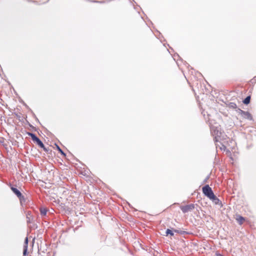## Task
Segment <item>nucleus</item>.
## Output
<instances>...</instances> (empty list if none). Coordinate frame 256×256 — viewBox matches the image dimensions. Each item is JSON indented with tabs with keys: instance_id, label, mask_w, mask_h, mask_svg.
Masks as SVG:
<instances>
[{
	"instance_id": "obj_1",
	"label": "nucleus",
	"mask_w": 256,
	"mask_h": 256,
	"mask_svg": "<svg viewBox=\"0 0 256 256\" xmlns=\"http://www.w3.org/2000/svg\"><path fill=\"white\" fill-rule=\"evenodd\" d=\"M204 194L210 199L212 200H216V197L214 194L211 188L208 186H206L202 188Z\"/></svg>"
},
{
	"instance_id": "obj_2",
	"label": "nucleus",
	"mask_w": 256,
	"mask_h": 256,
	"mask_svg": "<svg viewBox=\"0 0 256 256\" xmlns=\"http://www.w3.org/2000/svg\"><path fill=\"white\" fill-rule=\"evenodd\" d=\"M30 136H31V138H32V140L36 142L37 143V144L41 148H44V150H46V148H44V144H42V142L34 134H30Z\"/></svg>"
},
{
	"instance_id": "obj_3",
	"label": "nucleus",
	"mask_w": 256,
	"mask_h": 256,
	"mask_svg": "<svg viewBox=\"0 0 256 256\" xmlns=\"http://www.w3.org/2000/svg\"><path fill=\"white\" fill-rule=\"evenodd\" d=\"M12 190L13 191V192L19 198H20L21 196H22V194L20 193V192L18 190H17L16 188H12Z\"/></svg>"
},
{
	"instance_id": "obj_4",
	"label": "nucleus",
	"mask_w": 256,
	"mask_h": 256,
	"mask_svg": "<svg viewBox=\"0 0 256 256\" xmlns=\"http://www.w3.org/2000/svg\"><path fill=\"white\" fill-rule=\"evenodd\" d=\"M236 220L240 224H242L244 221V218L241 216H238L236 218Z\"/></svg>"
},
{
	"instance_id": "obj_5",
	"label": "nucleus",
	"mask_w": 256,
	"mask_h": 256,
	"mask_svg": "<svg viewBox=\"0 0 256 256\" xmlns=\"http://www.w3.org/2000/svg\"><path fill=\"white\" fill-rule=\"evenodd\" d=\"M47 212V209L45 208H40V214L43 215L45 216Z\"/></svg>"
},
{
	"instance_id": "obj_6",
	"label": "nucleus",
	"mask_w": 256,
	"mask_h": 256,
	"mask_svg": "<svg viewBox=\"0 0 256 256\" xmlns=\"http://www.w3.org/2000/svg\"><path fill=\"white\" fill-rule=\"evenodd\" d=\"M250 97H246V98L244 100V102L245 104H248L250 103Z\"/></svg>"
},
{
	"instance_id": "obj_7",
	"label": "nucleus",
	"mask_w": 256,
	"mask_h": 256,
	"mask_svg": "<svg viewBox=\"0 0 256 256\" xmlns=\"http://www.w3.org/2000/svg\"><path fill=\"white\" fill-rule=\"evenodd\" d=\"M166 235L170 234V235L172 236L174 234L172 233V230L169 229H168L166 230Z\"/></svg>"
},
{
	"instance_id": "obj_8",
	"label": "nucleus",
	"mask_w": 256,
	"mask_h": 256,
	"mask_svg": "<svg viewBox=\"0 0 256 256\" xmlns=\"http://www.w3.org/2000/svg\"><path fill=\"white\" fill-rule=\"evenodd\" d=\"M56 148L58 149V150L63 155H64V152L62 151V150L58 146V145H56Z\"/></svg>"
},
{
	"instance_id": "obj_9",
	"label": "nucleus",
	"mask_w": 256,
	"mask_h": 256,
	"mask_svg": "<svg viewBox=\"0 0 256 256\" xmlns=\"http://www.w3.org/2000/svg\"><path fill=\"white\" fill-rule=\"evenodd\" d=\"M91 2H93L100 3V4H103L106 2L105 1H98V0H92Z\"/></svg>"
},
{
	"instance_id": "obj_10",
	"label": "nucleus",
	"mask_w": 256,
	"mask_h": 256,
	"mask_svg": "<svg viewBox=\"0 0 256 256\" xmlns=\"http://www.w3.org/2000/svg\"><path fill=\"white\" fill-rule=\"evenodd\" d=\"M26 249L24 250V254L25 255V254H26Z\"/></svg>"
},
{
	"instance_id": "obj_11",
	"label": "nucleus",
	"mask_w": 256,
	"mask_h": 256,
	"mask_svg": "<svg viewBox=\"0 0 256 256\" xmlns=\"http://www.w3.org/2000/svg\"><path fill=\"white\" fill-rule=\"evenodd\" d=\"M233 93H234V92H230V94L229 95H230H230H232V94H233Z\"/></svg>"
},
{
	"instance_id": "obj_12",
	"label": "nucleus",
	"mask_w": 256,
	"mask_h": 256,
	"mask_svg": "<svg viewBox=\"0 0 256 256\" xmlns=\"http://www.w3.org/2000/svg\"><path fill=\"white\" fill-rule=\"evenodd\" d=\"M26 243L28 242V238H27L26 240Z\"/></svg>"
},
{
	"instance_id": "obj_13",
	"label": "nucleus",
	"mask_w": 256,
	"mask_h": 256,
	"mask_svg": "<svg viewBox=\"0 0 256 256\" xmlns=\"http://www.w3.org/2000/svg\"><path fill=\"white\" fill-rule=\"evenodd\" d=\"M218 256H222L220 254H218Z\"/></svg>"
},
{
	"instance_id": "obj_14",
	"label": "nucleus",
	"mask_w": 256,
	"mask_h": 256,
	"mask_svg": "<svg viewBox=\"0 0 256 256\" xmlns=\"http://www.w3.org/2000/svg\"><path fill=\"white\" fill-rule=\"evenodd\" d=\"M254 78H256V76L254 77Z\"/></svg>"
}]
</instances>
